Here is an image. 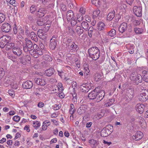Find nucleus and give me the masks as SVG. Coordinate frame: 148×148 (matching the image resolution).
<instances>
[{
	"instance_id": "f257e3e1",
	"label": "nucleus",
	"mask_w": 148,
	"mask_h": 148,
	"mask_svg": "<svg viewBox=\"0 0 148 148\" xmlns=\"http://www.w3.org/2000/svg\"><path fill=\"white\" fill-rule=\"evenodd\" d=\"M88 53L89 57L94 60H97L100 56V51L97 47H93L88 49Z\"/></svg>"
},
{
	"instance_id": "f03ea898",
	"label": "nucleus",
	"mask_w": 148,
	"mask_h": 148,
	"mask_svg": "<svg viewBox=\"0 0 148 148\" xmlns=\"http://www.w3.org/2000/svg\"><path fill=\"white\" fill-rule=\"evenodd\" d=\"M130 79L136 85L141 83L143 79L142 76L140 75L136 74L135 73H131L130 75Z\"/></svg>"
},
{
	"instance_id": "7ed1b4c3",
	"label": "nucleus",
	"mask_w": 148,
	"mask_h": 148,
	"mask_svg": "<svg viewBox=\"0 0 148 148\" xmlns=\"http://www.w3.org/2000/svg\"><path fill=\"white\" fill-rule=\"evenodd\" d=\"M10 36H3L0 38V47L1 48H3L9 42V39H10Z\"/></svg>"
},
{
	"instance_id": "20e7f679",
	"label": "nucleus",
	"mask_w": 148,
	"mask_h": 148,
	"mask_svg": "<svg viewBox=\"0 0 148 148\" xmlns=\"http://www.w3.org/2000/svg\"><path fill=\"white\" fill-rule=\"evenodd\" d=\"M133 12L137 17H141L142 16V8L140 7L135 6L133 8Z\"/></svg>"
},
{
	"instance_id": "39448f33",
	"label": "nucleus",
	"mask_w": 148,
	"mask_h": 148,
	"mask_svg": "<svg viewBox=\"0 0 148 148\" xmlns=\"http://www.w3.org/2000/svg\"><path fill=\"white\" fill-rule=\"evenodd\" d=\"M2 31L5 33L8 32L11 29V26L8 23H5L3 24L1 27Z\"/></svg>"
},
{
	"instance_id": "423d86ee",
	"label": "nucleus",
	"mask_w": 148,
	"mask_h": 148,
	"mask_svg": "<svg viewBox=\"0 0 148 148\" xmlns=\"http://www.w3.org/2000/svg\"><path fill=\"white\" fill-rule=\"evenodd\" d=\"M49 47L50 49L54 51L56 48V36L53 35L50 40Z\"/></svg>"
},
{
	"instance_id": "0eeeda50",
	"label": "nucleus",
	"mask_w": 148,
	"mask_h": 148,
	"mask_svg": "<svg viewBox=\"0 0 148 148\" xmlns=\"http://www.w3.org/2000/svg\"><path fill=\"white\" fill-rule=\"evenodd\" d=\"M143 136V134L142 132L138 131L136 133L135 135L132 136V138L134 140H139L142 138Z\"/></svg>"
},
{
	"instance_id": "6e6552de",
	"label": "nucleus",
	"mask_w": 148,
	"mask_h": 148,
	"mask_svg": "<svg viewBox=\"0 0 148 148\" xmlns=\"http://www.w3.org/2000/svg\"><path fill=\"white\" fill-rule=\"evenodd\" d=\"M33 84L30 81H27L23 83L22 84L23 88L25 89H30L32 88Z\"/></svg>"
},
{
	"instance_id": "1a4fd4ad",
	"label": "nucleus",
	"mask_w": 148,
	"mask_h": 148,
	"mask_svg": "<svg viewBox=\"0 0 148 148\" xmlns=\"http://www.w3.org/2000/svg\"><path fill=\"white\" fill-rule=\"evenodd\" d=\"M70 46V47H68V49L69 50V52L72 53H76L78 47L77 45L75 43L72 42Z\"/></svg>"
},
{
	"instance_id": "9d476101",
	"label": "nucleus",
	"mask_w": 148,
	"mask_h": 148,
	"mask_svg": "<svg viewBox=\"0 0 148 148\" xmlns=\"http://www.w3.org/2000/svg\"><path fill=\"white\" fill-rule=\"evenodd\" d=\"M97 95L98 91L95 89L89 93L88 97L90 99H94L97 97Z\"/></svg>"
},
{
	"instance_id": "9b49d317",
	"label": "nucleus",
	"mask_w": 148,
	"mask_h": 148,
	"mask_svg": "<svg viewBox=\"0 0 148 148\" xmlns=\"http://www.w3.org/2000/svg\"><path fill=\"white\" fill-rule=\"evenodd\" d=\"M127 23L123 22L122 23L119 27V32L122 34L125 32L127 29Z\"/></svg>"
},
{
	"instance_id": "f8f14e48",
	"label": "nucleus",
	"mask_w": 148,
	"mask_h": 148,
	"mask_svg": "<svg viewBox=\"0 0 148 148\" xmlns=\"http://www.w3.org/2000/svg\"><path fill=\"white\" fill-rule=\"evenodd\" d=\"M73 11L71 10L68 11L66 14V17L68 21H70L71 20L75 17Z\"/></svg>"
},
{
	"instance_id": "ddd939ff",
	"label": "nucleus",
	"mask_w": 148,
	"mask_h": 148,
	"mask_svg": "<svg viewBox=\"0 0 148 148\" xmlns=\"http://www.w3.org/2000/svg\"><path fill=\"white\" fill-rule=\"evenodd\" d=\"M12 52L14 54L19 56L22 54V50L19 48L14 47L12 49Z\"/></svg>"
},
{
	"instance_id": "4468645a",
	"label": "nucleus",
	"mask_w": 148,
	"mask_h": 148,
	"mask_svg": "<svg viewBox=\"0 0 148 148\" xmlns=\"http://www.w3.org/2000/svg\"><path fill=\"white\" fill-rule=\"evenodd\" d=\"M145 108V106L143 104H138L136 107V111L140 114L143 113Z\"/></svg>"
},
{
	"instance_id": "2eb2a0df",
	"label": "nucleus",
	"mask_w": 148,
	"mask_h": 148,
	"mask_svg": "<svg viewBox=\"0 0 148 148\" xmlns=\"http://www.w3.org/2000/svg\"><path fill=\"white\" fill-rule=\"evenodd\" d=\"M105 95L104 91L103 90H101L100 92L99 91H98V95L97 97V101L99 102L104 97Z\"/></svg>"
},
{
	"instance_id": "dca6fc26",
	"label": "nucleus",
	"mask_w": 148,
	"mask_h": 148,
	"mask_svg": "<svg viewBox=\"0 0 148 148\" xmlns=\"http://www.w3.org/2000/svg\"><path fill=\"white\" fill-rule=\"evenodd\" d=\"M34 81L35 83L39 85L42 86L45 84V82L44 79L35 78L34 79Z\"/></svg>"
},
{
	"instance_id": "f3484780",
	"label": "nucleus",
	"mask_w": 148,
	"mask_h": 148,
	"mask_svg": "<svg viewBox=\"0 0 148 148\" xmlns=\"http://www.w3.org/2000/svg\"><path fill=\"white\" fill-rule=\"evenodd\" d=\"M31 60V58L29 55H25L23 57L21 58L20 59L21 62L22 64H25L24 61L27 62Z\"/></svg>"
},
{
	"instance_id": "a211bd4d",
	"label": "nucleus",
	"mask_w": 148,
	"mask_h": 148,
	"mask_svg": "<svg viewBox=\"0 0 148 148\" xmlns=\"http://www.w3.org/2000/svg\"><path fill=\"white\" fill-rule=\"evenodd\" d=\"M80 89L83 92H87L89 91L90 88L86 84H83L81 86Z\"/></svg>"
},
{
	"instance_id": "6ab92c4d",
	"label": "nucleus",
	"mask_w": 148,
	"mask_h": 148,
	"mask_svg": "<svg viewBox=\"0 0 148 148\" xmlns=\"http://www.w3.org/2000/svg\"><path fill=\"white\" fill-rule=\"evenodd\" d=\"M115 12L114 10H113L108 13L107 16V20L110 21H111L114 17Z\"/></svg>"
},
{
	"instance_id": "aec40b11",
	"label": "nucleus",
	"mask_w": 148,
	"mask_h": 148,
	"mask_svg": "<svg viewBox=\"0 0 148 148\" xmlns=\"http://www.w3.org/2000/svg\"><path fill=\"white\" fill-rule=\"evenodd\" d=\"M143 79L146 82H148V71L144 70L142 72Z\"/></svg>"
},
{
	"instance_id": "412c9836",
	"label": "nucleus",
	"mask_w": 148,
	"mask_h": 148,
	"mask_svg": "<svg viewBox=\"0 0 148 148\" xmlns=\"http://www.w3.org/2000/svg\"><path fill=\"white\" fill-rule=\"evenodd\" d=\"M75 31L77 35L80 36L82 34H83L84 32V30L82 28L78 25H76L75 28Z\"/></svg>"
},
{
	"instance_id": "4be33fe9",
	"label": "nucleus",
	"mask_w": 148,
	"mask_h": 148,
	"mask_svg": "<svg viewBox=\"0 0 148 148\" xmlns=\"http://www.w3.org/2000/svg\"><path fill=\"white\" fill-rule=\"evenodd\" d=\"M97 29L99 31H102L105 29V25L103 22H99L97 24Z\"/></svg>"
},
{
	"instance_id": "5701e85b",
	"label": "nucleus",
	"mask_w": 148,
	"mask_h": 148,
	"mask_svg": "<svg viewBox=\"0 0 148 148\" xmlns=\"http://www.w3.org/2000/svg\"><path fill=\"white\" fill-rule=\"evenodd\" d=\"M46 21L42 18L38 19L37 20L36 23L38 26H41L44 25L46 23Z\"/></svg>"
},
{
	"instance_id": "b1692460",
	"label": "nucleus",
	"mask_w": 148,
	"mask_h": 148,
	"mask_svg": "<svg viewBox=\"0 0 148 148\" xmlns=\"http://www.w3.org/2000/svg\"><path fill=\"white\" fill-rule=\"evenodd\" d=\"M109 132L107 131L106 128L104 127L102 129L101 132V136L103 137H106L109 134Z\"/></svg>"
},
{
	"instance_id": "393cba45",
	"label": "nucleus",
	"mask_w": 148,
	"mask_h": 148,
	"mask_svg": "<svg viewBox=\"0 0 148 148\" xmlns=\"http://www.w3.org/2000/svg\"><path fill=\"white\" fill-rule=\"evenodd\" d=\"M55 70L53 68H50L47 69L45 71V74L48 76H51L54 73Z\"/></svg>"
},
{
	"instance_id": "a878e982",
	"label": "nucleus",
	"mask_w": 148,
	"mask_h": 148,
	"mask_svg": "<svg viewBox=\"0 0 148 148\" xmlns=\"http://www.w3.org/2000/svg\"><path fill=\"white\" fill-rule=\"evenodd\" d=\"M9 42L6 45H7L6 47V49L7 50H10L11 49H12L14 47L15 44L14 43H12L11 42V39H9Z\"/></svg>"
},
{
	"instance_id": "bb28decb",
	"label": "nucleus",
	"mask_w": 148,
	"mask_h": 148,
	"mask_svg": "<svg viewBox=\"0 0 148 148\" xmlns=\"http://www.w3.org/2000/svg\"><path fill=\"white\" fill-rule=\"evenodd\" d=\"M81 26L83 29L87 31L88 29L89 25L86 21H83L81 23Z\"/></svg>"
},
{
	"instance_id": "cd10ccee",
	"label": "nucleus",
	"mask_w": 148,
	"mask_h": 148,
	"mask_svg": "<svg viewBox=\"0 0 148 148\" xmlns=\"http://www.w3.org/2000/svg\"><path fill=\"white\" fill-rule=\"evenodd\" d=\"M116 34V31L114 29H112L107 32V35L111 37L114 38Z\"/></svg>"
},
{
	"instance_id": "c85d7f7f",
	"label": "nucleus",
	"mask_w": 148,
	"mask_h": 148,
	"mask_svg": "<svg viewBox=\"0 0 148 148\" xmlns=\"http://www.w3.org/2000/svg\"><path fill=\"white\" fill-rule=\"evenodd\" d=\"M51 22L49 21H46V23L45 24V27L43 28L45 30V32H47L49 30V28L51 27Z\"/></svg>"
},
{
	"instance_id": "c756f323",
	"label": "nucleus",
	"mask_w": 148,
	"mask_h": 148,
	"mask_svg": "<svg viewBox=\"0 0 148 148\" xmlns=\"http://www.w3.org/2000/svg\"><path fill=\"white\" fill-rule=\"evenodd\" d=\"M29 36L31 37L32 40L35 41L37 42L38 41V39L37 35L34 32H31Z\"/></svg>"
},
{
	"instance_id": "7c9ffc66",
	"label": "nucleus",
	"mask_w": 148,
	"mask_h": 148,
	"mask_svg": "<svg viewBox=\"0 0 148 148\" xmlns=\"http://www.w3.org/2000/svg\"><path fill=\"white\" fill-rule=\"evenodd\" d=\"M101 74L98 73H96L94 76L95 80L97 82L99 81L101 79Z\"/></svg>"
},
{
	"instance_id": "2f4dec72",
	"label": "nucleus",
	"mask_w": 148,
	"mask_h": 148,
	"mask_svg": "<svg viewBox=\"0 0 148 148\" xmlns=\"http://www.w3.org/2000/svg\"><path fill=\"white\" fill-rule=\"evenodd\" d=\"M25 40L26 44L25 45L28 47V48L31 49L32 48L33 45L32 41L30 40H28L27 38H26Z\"/></svg>"
},
{
	"instance_id": "473e14b6",
	"label": "nucleus",
	"mask_w": 148,
	"mask_h": 148,
	"mask_svg": "<svg viewBox=\"0 0 148 148\" xmlns=\"http://www.w3.org/2000/svg\"><path fill=\"white\" fill-rule=\"evenodd\" d=\"M45 12L46 11H45L43 8H40L37 11V12L38 13V14H39V16H40L42 17L44 16Z\"/></svg>"
},
{
	"instance_id": "72a5a7b5",
	"label": "nucleus",
	"mask_w": 148,
	"mask_h": 148,
	"mask_svg": "<svg viewBox=\"0 0 148 148\" xmlns=\"http://www.w3.org/2000/svg\"><path fill=\"white\" fill-rule=\"evenodd\" d=\"M98 142L93 139H91L89 140V143L92 145L93 147H96L98 145Z\"/></svg>"
},
{
	"instance_id": "f704fd0d",
	"label": "nucleus",
	"mask_w": 148,
	"mask_h": 148,
	"mask_svg": "<svg viewBox=\"0 0 148 148\" xmlns=\"http://www.w3.org/2000/svg\"><path fill=\"white\" fill-rule=\"evenodd\" d=\"M85 112V108L83 106H81L77 110V112L79 115L83 114Z\"/></svg>"
},
{
	"instance_id": "c9c22d12",
	"label": "nucleus",
	"mask_w": 148,
	"mask_h": 148,
	"mask_svg": "<svg viewBox=\"0 0 148 148\" xmlns=\"http://www.w3.org/2000/svg\"><path fill=\"white\" fill-rule=\"evenodd\" d=\"M134 32L136 34H141L143 33V30L142 28L135 27L134 29Z\"/></svg>"
},
{
	"instance_id": "e433bc0d",
	"label": "nucleus",
	"mask_w": 148,
	"mask_h": 148,
	"mask_svg": "<svg viewBox=\"0 0 148 148\" xmlns=\"http://www.w3.org/2000/svg\"><path fill=\"white\" fill-rule=\"evenodd\" d=\"M37 10V7L36 5H32L30 8V12L33 14Z\"/></svg>"
},
{
	"instance_id": "4c0bfd02",
	"label": "nucleus",
	"mask_w": 148,
	"mask_h": 148,
	"mask_svg": "<svg viewBox=\"0 0 148 148\" xmlns=\"http://www.w3.org/2000/svg\"><path fill=\"white\" fill-rule=\"evenodd\" d=\"M100 12V11L98 9H96V10L93 12L92 15L94 18H96L97 17Z\"/></svg>"
},
{
	"instance_id": "58836bf2",
	"label": "nucleus",
	"mask_w": 148,
	"mask_h": 148,
	"mask_svg": "<svg viewBox=\"0 0 148 148\" xmlns=\"http://www.w3.org/2000/svg\"><path fill=\"white\" fill-rule=\"evenodd\" d=\"M33 124V126L35 129H37L40 126V123L38 121H34Z\"/></svg>"
},
{
	"instance_id": "ea45409f",
	"label": "nucleus",
	"mask_w": 148,
	"mask_h": 148,
	"mask_svg": "<svg viewBox=\"0 0 148 148\" xmlns=\"http://www.w3.org/2000/svg\"><path fill=\"white\" fill-rule=\"evenodd\" d=\"M6 15L2 13H0V24L3 22L5 19Z\"/></svg>"
},
{
	"instance_id": "a19ab883",
	"label": "nucleus",
	"mask_w": 148,
	"mask_h": 148,
	"mask_svg": "<svg viewBox=\"0 0 148 148\" xmlns=\"http://www.w3.org/2000/svg\"><path fill=\"white\" fill-rule=\"evenodd\" d=\"M58 90L59 92H63L64 90L62 84L61 83H59L57 86Z\"/></svg>"
},
{
	"instance_id": "79ce46f5",
	"label": "nucleus",
	"mask_w": 148,
	"mask_h": 148,
	"mask_svg": "<svg viewBox=\"0 0 148 148\" xmlns=\"http://www.w3.org/2000/svg\"><path fill=\"white\" fill-rule=\"evenodd\" d=\"M105 128H106V129H107V130L108 132H109V134H110L113 131V126L111 125H107Z\"/></svg>"
},
{
	"instance_id": "37998d69",
	"label": "nucleus",
	"mask_w": 148,
	"mask_h": 148,
	"mask_svg": "<svg viewBox=\"0 0 148 148\" xmlns=\"http://www.w3.org/2000/svg\"><path fill=\"white\" fill-rule=\"evenodd\" d=\"M92 4L95 5L97 7L100 6V2L99 0H92Z\"/></svg>"
},
{
	"instance_id": "c03bdc74",
	"label": "nucleus",
	"mask_w": 148,
	"mask_h": 148,
	"mask_svg": "<svg viewBox=\"0 0 148 148\" xmlns=\"http://www.w3.org/2000/svg\"><path fill=\"white\" fill-rule=\"evenodd\" d=\"M71 24L72 26L73 27L77 23V19L76 17L73 18L72 20H71Z\"/></svg>"
},
{
	"instance_id": "a18cd8bd",
	"label": "nucleus",
	"mask_w": 148,
	"mask_h": 148,
	"mask_svg": "<svg viewBox=\"0 0 148 148\" xmlns=\"http://www.w3.org/2000/svg\"><path fill=\"white\" fill-rule=\"evenodd\" d=\"M114 101L115 100L114 99H110L108 103L105 104L106 106L109 107L110 106L114 103Z\"/></svg>"
},
{
	"instance_id": "49530a36",
	"label": "nucleus",
	"mask_w": 148,
	"mask_h": 148,
	"mask_svg": "<svg viewBox=\"0 0 148 148\" xmlns=\"http://www.w3.org/2000/svg\"><path fill=\"white\" fill-rule=\"evenodd\" d=\"M135 47L133 45H131L130 46L128 49V51L131 54H132L134 52V48Z\"/></svg>"
},
{
	"instance_id": "de8ad7c7",
	"label": "nucleus",
	"mask_w": 148,
	"mask_h": 148,
	"mask_svg": "<svg viewBox=\"0 0 148 148\" xmlns=\"http://www.w3.org/2000/svg\"><path fill=\"white\" fill-rule=\"evenodd\" d=\"M25 34L27 36H29L30 34V29L27 26L25 27Z\"/></svg>"
},
{
	"instance_id": "09e8293b",
	"label": "nucleus",
	"mask_w": 148,
	"mask_h": 148,
	"mask_svg": "<svg viewBox=\"0 0 148 148\" xmlns=\"http://www.w3.org/2000/svg\"><path fill=\"white\" fill-rule=\"evenodd\" d=\"M143 92L140 93L138 96V99L139 101H145V100L144 96H143Z\"/></svg>"
},
{
	"instance_id": "8fccbe9b",
	"label": "nucleus",
	"mask_w": 148,
	"mask_h": 148,
	"mask_svg": "<svg viewBox=\"0 0 148 148\" xmlns=\"http://www.w3.org/2000/svg\"><path fill=\"white\" fill-rule=\"evenodd\" d=\"M70 109L69 110V112L70 114H73L75 112L74 106L72 103L70 105Z\"/></svg>"
},
{
	"instance_id": "3c124183",
	"label": "nucleus",
	"mask_w": 148,
	"mask_h": 148,
	"mask_svg": "<svg viewBox=\"0 0 148 148\" xmlns=\"http://www.w3.org/2000/svg\"><path fill=\"white\" fill-rule=\"evenodd\" d=\"M144 96V100L146 101L148 99V90H144V92H143Z\"/></svg>"
},
{
	"instance_id": "603ef678",
	"label": "nucleus",
	"mask_w": 148,
	"mask_h": 148,
	"mask_svg": "<svg viewBox=\"0 0 148 148\" xmlns=\"http://www.w3.org/2000/svg\"><path fill=\"white\" fill-rule=\"evenodd\" d=\"M5 72L2 68H0V78L1 79L4 75Z\"/></svg>"
},
{
	"instance_id": "864d4df0",
	"label": "nucleus",
	"mask_w": 148,
	"mask_h": 148,
	"mask_svg": "<svg viewBox=\"0 0 148 148\" xmlns=\"http://www.w3.org/2000/svg\"><path fill=\"white\" fill-rule=\"evenodd\" d=\"M46 33H47L45 32V34H40V35H38V36L40 38L42 39H45L47 37V36L46 34Z\"/></svg>"
},
{
	"instance_id": "5fc2aeb1",
	"label": "nucleus",
	"mask_w": 148,
	"mask_h": 148,
	"mask_svg": "<svg viewBox=\"0 0 148 148\" xmlns=\"http://www.w3.org/2000/svg\"><path fill=\"white\" fill-rule=\"evenodd\" d=\"M45 32L47 33V32H45V30L44 28L42 29H39L37 31V35H38L42 34H45Z\"/></svg>"
},
{
	"instance_id": "6e6d98bb",
	"label": "nucleus",
	"mask_w": 148,
	"mask_h": 148,
	"mask_svg": "<svg viewBox=\"0 0 148 148\" xmlns=\"http://www.w3.org/2000/svg\"><path fill=\"white\" fill-rule=\"evenodd\" d=\"M92 29V28L89 27V29L88 28V29L87 30L88 35L90 37H91L92 36V33L93 32Z\"/></svg>"
},
{
	"instance_id": "4d7b16f0",
	"label": "nucleus",
	"mask_w": 148,
	"mask_h": 148,
	"mask_svg": "<svg viewBox=\"0 0 148 148\" xmlns=\"http://www.w3.org/2000/svg\"><path fill=\"white\" fill-rule=\"evenodd\" d=\"M57 94V96L60 98H63L64 97V95L62 92H59Z\"/></svg>"
},
{
	"instance_id": "13d9d810",
	"label": "nucleus",
	"mask_w": 148,
	"mask_h": 148,
	"mask_svg": "<svg viewBox=\"0 0 148 148\" xmlns=\"http://www.w3.org/2000/svg\"><path fill=\"white\" fill-rule=\"evenodd\" d=\"M44 59L45 60L50 61H51L52 59L51 57L48 55H46L44 57Z\"/></svg>"
},
{
	"instance_id": "bf43d9fd",
	"label": "nucleus",
	"mask_w": 148,
	"mask_h": 148,
	"mask_svg": "<svg viewBox=\"0 0 148 148\" xmlns=\"http://www.w3.org/2000/svg\"><path fill=\"white\" fill-rule=\"evenodd\" d=\"M7 57L8 59L11 60L13 61H15V59L16 58L15 57L12 55H8L7 56Z\"/></svg>"
},
{
	"instance_id": "052dcab7",
	"label": "nucleus",
	"mask_w": 148,
	"mask_h": 148,
	"mask_svg": "<svg viewBox=\"0 0 148 148\" xmlns=\"http://www.w3.org/2000/svg\"><path fill=\"white\" fill-rule=\"evenodd\" d=\"M12 119L14 121L17 122H18L20 120V117L18 116H14Z\"/></svg>"
},
{
	"instance_id": "680f3d73",
	"label": "nucleus",
	"mask_w": 148,
	"mask_h": 148,
	"mask_svg": "<svg viewBox=\"0 0 148 148\" xmlns=\"http://www.w3.org/2000/svg\"><path fill=\"white\" fill-rule=\"evenodd\" d=\"M71 41L72 40L71 38H68L66 40V45L67 47L70 46V43L71 42Z\"/></svg>"
},
{
	"instance_id": "e2e57ef3",
	"label": "nucleus",
	"mask_w": 148,
	"mask_h": 148,
	"mask_svg": "<svg viewBox=\"0 0 148 148\" xmlns=\"http://www.w3.org/2000/svg\"><path fill=\"white\" fill-rule=\"evenodd\" d=\"M17 38L21 41H22L24 40L23 37L22 35L20 34L17 35Z\"/></svg>"
},
{
	"instance_id": "0e129e2a",
	"label": "nucleus",
	"mask_w": 148,
	"mask_h": 148,
	"mask_svg": "<svg viewBox=\"0 0 148 148\" xmlns=\"http://www.w3.org/2000/svg\"><path fill=\"white\" fill-rule=\"evenodd\" d=\"M79 12L80 13L84 14L85 13V10L83 7H81L79 9Z\"/></svg>"
},
{
	"instance_id": "69168bd1",
	"label": "nucleus",
	"mask_w": 148,
	"mask_h": 148,
	"mask_svg": "<svg viewBox=\"0 0 148 148\" xmlns=\"http://www.w3.org/2000/svg\"><path fill=\"white\" fill-rule=\"evenodd\" d=\"M133 22L134 25L136 26L139 25L140 23V20H135L133 21Z\"/></svg>"
},
{
	"instance_id": "338daca9",
	"label": "nucleus",
	"mask_w": 148,
	"mask_h": 148,
	"mask_svg": "<svg viewBox=\"0 0 148 148\" xmlns=\"http://www.w3.org/2000/svg\"><path fill=\"white\" fill-rule=\"evenodd\" d=\"M57 71L58 72V75L61 78H62V76L64 73L63 71L62 70H61L60 71L58 70Z\"/></svg>"
},
{
	"instance_id": "774afa93",
	"label": "nucleus",
	"mask_w": 148,
	"mask_h": 148,
	"mask_svg": "<svg viewBox=\"0 0 148 148\" xmlns=\"http://www.w3.org/2000/svg\"><path fill=\"white\" fill-rule=\"evenodd\" d=\"M31 27L32 29L34 31H36L38 29L37 25L36 24H34L32 25Z\"/></svg>"
}]
</instances>
